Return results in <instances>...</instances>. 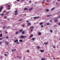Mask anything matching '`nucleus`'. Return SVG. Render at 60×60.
Wrapping results in <instances>:
<instances>
[{"mask_svg": "<svg viewBox=\"0 0 60 60\" xmlns=\"http://www.w3.org/2000/svg\"><path fill=\"white\" fill-rule=\"evenodd\" d=\"M40 46H38V49H40Z\"/></svg>", "mask_w": 60, "mask_h": 60, "instance_id": "cd10ccee", "label": "nucleus"}, {"mask_svg": "<svg viewBox=\"0 0 60 60\" xmlns=\"http://www.w3.org/2000/svg\"><path fill=\"white\" fill-rule=\"evenodd\" d=\"M54 22H57V21H58V20L57 19H55L54 20Z\"/></svg>", "mask_w": 60, "mask_h": 60, "instance_id": "39448f33", "label": "nucleus"}, {"mask_svg": "<svg viewBox=\"0 0 60 60\" xmlns=\"http://www.w3.org/2000/svg\"><path fill=\"white\" fill-rule=\"evenodd\" d=\"M44 50H40V52H44Z\"/></svg>", "mask_w": 60, "mask_h": 60, "instance_id": "6e6552de", "label": "nucleus"}, {"mask_svg": "<svg viewBox=\"0 0 60 60\" xmlns=\"http://www.w3.org/2000/svg\"><path fill=\"white\" fill-rule=\"evenodd\" d=\"M24 37H25V38H26V36H24Z\"/></svg>", "mask_w": 60, "mask_h": 60, "instance_id": "774afa93", "label": "nucleus"}, {"mask_svg": "<svg viewBox=\"0 0 60 60\" xmlns=\"http://www.w3.org/2000/svg\"><path fill=\"white\" fill-rule=\"evenodd\" d=\"M10 26H8L7 27V28H10Z\"/></svg>", "mask_w": 60, "mask_h": 60, "instance_id": "7c9ffc66", "label": "nucleus"}, {"mask_svg": "<svg viewBox=\"0 0 60 60\" xmlns=\"http://www.w3.org/2000/svg\"><path fill=\"white\" fill-rule=\"evenodd\" d=\"M50 31L51 33H52V32H53V31H52V30H50Z\"/></svg>", "mask_w": 60, "mask_h": 60, "instance_id": "bb28decb", "label": "nucleus"}, {"mask_svg": "<svg viewBox=\"0 0 60 60\" xmlns=\"http://www.w3.org/2000/svg\"><path fill=\"white\" fill-rule=\"evenodd\" d=\"M53 47L54 48H56V47L54 46H53Z\"/></svg>", "mask_w": 60, "mask_h": 60, "instance_id": "603ef678", "label": "nucleus"}, {"mask_svg": "<svg viewBox=\"0 0 60 60\" xmlns=\"http://www.w3.org/2000/svg\"><path fill=\"white\" fill-rule=\"evenodd\" d=\"M34 28V27L33 26H32L31 27H30V29H33V28Z\"/></svg>", "mask_w": 60, "mask_h": 60, "instance_id": "20e7f679", "label": "nucleus"}, {"mask_svg": "<svg viewBox=\"0 0 60 60\" xmlns=\"http://www.w3.org/2000/svg\"><path fill=\"white\" fill-rule=\"evenodd\" d=\"M22 31H23V30L22 29H21L19 30V32H22Z\"/></svg>", "mask_w": 60, "mask_h": 60, "instance_id": "423d86ee", "label": "nucleus"}, {"mask_svg": "<svg viewBox=\"0 0 60 60\" xmlns=\"http://www.w3.org/2000/svg\"><path fill=\"white\" fill-rule=\"evenodd\" d=\"M38 34V35H41V32H39Z\"/></svg>", "mask_w": 60, "mask_h": 60, "instance_id": "f3484780", "label": "nucleus"}, {"mask_svg": "<svg viewBox=\"0 0 60 60\" xmlns=\"http://www.w3.org/2000/svg\"><path fill=\"white\" fill-rule=\"evenodd\" d=\"M22 34H25V31H23L22 32Z\"/></svg>", "mask_w": 60, "mask_h": 60, "instance_id": "b1692460", "label": "nucleus"}, {"mask_svg": "<svg viewBox=\"0 0 60 60\" xmlns=\"http://www.w3.org/2000/svg\"><path fill=\"white\" fill-rule=\"evenodd\" d=\"M19 33V32H18V31H17V32H16L15 33V34H18V33Z\"/></svg>", "mask_w": 60, "mask_h": 60, "instance_id": "393cba45", "label": "nucleus"}, {"mask_svg": "<svg viewBox=\"0 0 60 60\" xmlns=\"http://www.w3.org/2000/svg\"><path fill=\"white\" fill-rule=\"evenodd\" d=\"M31 24L30 23H28V26H30V25H31Z\"/></svg>", "mask_w": 60, "mask_h": 60, "instance_id": "dca6fc26", "label": "nucleus"}, {"mask_svg": "<svg viewBox=\"0 0 60 60\" xmlns=\"http://www.w3.org/2000/svg\"><path fill=\"white\" fill-rule=\"evenodd\" d=\"M33 31V30H30V31L31 32V31Z\"/></svg>", "mask_w": 60, "mask_h": 60, "instance_id": "052dcab7", "label": "nucleus"}, {"mask_svg": "<svg viewBox=\"0 0 60 60\" xmlns=\"http://www.w3.org/2000/svg\"><path fill=\"white\" fill-rule=\"evenodd\" d=\"M6 26H5L4 27H3V29H4V28H5V27Z\"/></svg>", "mask_w": 60, "mask_h": 60, "instance_id": "2f4dec72", "label": "nucleus"}, {"mask_svg": "<svg viewBox=\"0 0 60 60\" xmlns=\"http://www.w3.org/2000/svg\"><path fill=\"white\" fill-rule=\"evenodd\" d=\"M41 27H43V25H42L41 26Z\"/></svg>", "mask_w": 60, "mask_h": 60, "instance_id": "c9c22d12", "label": "nucleus"}, {"mask_svg": "<svg viewBox=\"0 0 60 60\" xmlns=\"http://www.w3.org/2000/svg\"><path fill=\"white\" fill-rule=\"evenodd\" d=\"M54 9H55V8H53L51 9V11H53V10H54Z\"/></svg>", "mask_w": 60, "mask_h": 60, "instance_id": "1a4fd4ad", "label": "nucleus"}, {"mask_svg": "<svg viewBox=\"0 0 60 60\" xmlns=\"http://www.w3.org/2000/svg\"><path fill=\"white\" fill-rule=\"evenodd\" d=\"M29 2H30H30H31V1H29Z\"/></svg>", "mask_w": 60, "mask_h": 60, "instance_id": "338daca9", "label": "nucleus"}, {"mask_svg": "<svg viewBox=\"0 0 60 60\" xmlns=\"http://www.w3.org/2000/svg\"><path fill=\"white\" fill-rule=\"evenodd\" d=\"M0 57L1 58H2V56H1Z\"/></svg>", "mask_w": 60, "mask_h": 60, "instance_id": "4d7b16f0", "label": "nucleus"}, {"mask_svg": "<svg viewBox=\"0 0 60 60\" xmlns=\"http://www.w3.org/2000/svg\"><path fill=\"white\" fill-rule=\"evenodd\" d=\"M6 53H8V54H9V53L8 52H6Z\"/></svg>", "mask_w": 60, "mask_h": 60, "instance_id": "864d4df0", "label": "nucleus"}, {"mask_svg": "<svg viewBox=\"0 0 60 60\" xmlns=\"http://www.w3.org/2000/svg\"><path fill=\"white\" fill-rule=\"evenodd\" d=\"M4 18H7V17H6V16H4Z\"/></svg>", "mask_w": 60, "mask_h": 60, "instance_id": "3c124183", "label": "nucleus"}, {"mask_svg": "<svg viewBox=\"0 0 60 60\" xmlns=\"http://www.w3.org/2000/svg\"><path fill=\"white\" fill-rule=\"evenodd\" d=\"M28 22H29V21H26L27 23H28Z\"/></svg>", "mask_w": 60, "mask_h": 60, "instance_id": "5fc2aeb1", "label": "nucleus"}, {"mask_svg": "<svg viewBox=\"0 0 60 60\" xmlns=\"http://www.w3.org/2000/svg\"><path fill=\"white\" fill-rule=\"evenodd\" d=\"M23 41H22V40L21 39L19 40L20 42H22Z\"/></svg>", "mask_w": 60, "mask_h": 60, "instance_id": "9b49d317", "label": "nucleus"}, {"mask_svg": "<svg viewBox=\"0 0 60 60\" xmlns=\"http://www.w3.org/2000/svg\"><path fill=\"white\" fill-rule=\"evenodd\" d=\"M49 0H47L46 1V2H49Z\"/></svg>", "mask_w": 60, "mask_h": 60, "instance_id": "f704fd0d", "label": "nucleus"}, {"mask_svg": "<svg viewBox=\"0 0 60 60\" xmlns=\"http://www.w3.org/2000/svg\"><path fill=\"white\" fill-rule=\"evenodd\" d=\"M11 51H12V52L13 51V49L12 50H11Z\"/></svg>", "mask_w": 60, "mask_h": 60, "instance_id": "bf43d9fd", "label": "nucleus"}, {"mask_svg": "<svg viewBox=\"0 0 60 60\" xmlns=\"http://www.w3.org/2000/svg\"><path fill=\"white\" fill-rule=\"evenodd\" d=\"M4 55L5 56H7V55L5 54H4Z\"/></svg>", "mask_w": 60, "mask_h": 60, "instance_id": "49530a36", "label": "nucleus"}, {"mask_svg": "<svg viewBox=\"0 0 60 60\" xmlns=\"http://www.w3.org/2000/svg\"><path fill=\"white\" fill-rule=\"evenodd\" d=\"M3 39V38H0V40H2Z\"/></svg>", "mask_w": 60, "mask_h": 60, "instance_id": "c03bdc74", "label": "nucleus"}, {"mask_svg": "<svg viewBox=\"0 0 60 60\" xmlns=\"http://www.w3.org/2000/svg\"><path fill=\"white\" fill-rule=\"evenodd\" d=\"M5 11H6V10H5V11H3V12H5Z\"/></svg>", "mask_w": 60, "mask_h": 60, "instance_id": "09e8293b", "label": "nucleus"}, {"mask_svg": "<svg viewBox=\"0 0 60 60\" xmlns=\"http://www.w3.org/2000/svg\"><path fill=\"white\" fill-rule=\"evenodd\" d=\"M58 1H60V0H57Z\"/></svg>", "mask_w": 60, "mask_h": 60, "instance_id": "69168bd1", "label": "nucleus"}, {"mask_svg": "<svg viewBox=\"0 0 60 60\" xmlns=\"http://www.w3.org/2000/svg\"><path fill=\"white\" fill-rule=\"evenodd\" d=\"M8 38H9V37H8V36H7L6 37V39H8Z\"/></svg>", "mask_w": 60, "mask_h": 60, "instance_id": "a878e982", "label": "nucleus"}, {"mask_svg": "<svg viewBox=\"0 0 60 60\" xmlns=\"http://www.w3.org/2000/svg\"><path fill=\"white\" fill-rule=\"evenodd\" d=\"M4 15V14H2L1 15L2 16H3Z\"/></svg>", "mask_w": 60, "mask_h": 60, "instance_id": "37998d69", "label": "nucleus"}, {"mask_svg": "<svg viewBox=\"0 0 60 60\" xmlns=\"http://www.w3.org/2000/svg\"><path fill=\"white\" fill-rule=\"evenodd\" d=\"M9 12H10V11H9L8 12L6 13V14H8L9 13Z\"/></svg>", "mask_w": 60, "mask_h": 60, "instance_id": "4be33fe9", "label": "nucleus"}, {"mask_svg": "<svg viewBox=\"0 0 60 60\" xmlns=\"http://www.w3.org/2000/svg\"><path fill=\"white\" fill-rule=\"evenodd\" d=\"M45 1V0H44V1L43 2H42V3H43V2H44Z\"/></svg>", "mask_w": 60, "mask_h": 60, "instance_id": "de8ad7c7", "label": "nucleus"}, {"mask_svg": "<svg viewBox=\"0 0 60 60\" xmlns=\"http://www.w3.org/2000/svg\"><path fill=\"white\" fill-rule=\"evenodd\" d=\"M4 8V7H1V8L3 9Z\"/></svg>", "mask_w": 60, "mask_h": 60, "instance_id": "e433bc0d", "label": "nucleus"}, {"mask_svg": "<svg viewBox=\"0 0 60 60\" xmlns=\"http://www.w3.org/2000/svg\"><path fill=\"white\" fill-rule=\"evenodd\" d=\"M22 19H20V20H19V21H21V20H22Z\"/></svg>", "mask_w": 60, "mask_h": 60, "instance_id": "c756f323", "label": "nucleus"}, {"mask_svg": "<svg viewBox=\"0 0 60 60\" xmlns=\"http://www.w3.org/2000/svg\"><path fill=\"white\" fill-rule=\"evenodd\" d=\"M2 8H0V10H2Z\"/></svg>", "mask_w": 60, "mask_h": 60, "instance_id": "680f3d73", "label": "nucleus"}, {"mask_svg": "<svg viewBox=\"0 0 60 60\" xmlns=\"http://www.w3.org/2000/svg\"><path fill=\"white\" fill-rule=\"evenodd\" d=\"M2 36H3V34H2L0 35V37H1Z\"/></svg>", "mask_w": 60, "mask_h": 60, "instance_id": "6ab92c4d", "label": "nucleus"}, {"mask_svg": "<svg viewBox=\"0 0 60 60\" xmlns=\"http://www.w3.org/2000/svg\"><path fill=\"white\" fill-rule=\"evenodd\" d=\"M53 59H55V58L53 57Z\"/></svg>", "mask_w": 60, "mask_h": 60, "instance_id": "0e129e2a", "label": "nucleus"}, {"mask_svg": "<svg viewBox=\"0 0 60 60\" xmlns=\"http://www.w3.org/2000/svg\"><path fill=\"white\" fill-rule=\"evenodd\" d=\"M32 9H33V8H31L29 9V11H31L32 10Z\"/></svg>", "mask_w": 60, "mask_h": 60, "instance_id": "ddd939ff", "label": "nucleus"}, {"mask_svg": "<svg viewBox=\"0 0 60 60\" xmlns=\"http://www.w3.org/2000/svg\"><path fill=\"white\" fill-rule=\"evenodd\" d=\"M60 18V15L58 17H57L56 18V19H58V18Z\"/></svg>", "mask_w": 60, "mask_h": 60, "instance_id": "aec40b11", "label": "nucleus"}, {"mask_svg": "<svg viewBox=\"0 0 60 60\" xmlns=\"http://www.w3.org/2000/svg\"><path fill=\"white\" fill-rule=\"evenodd\" d=\"M47 25H49V22H48L47 24Z\"/></svg>", "mask_w": 60, "mask_h": 60, "instance_id": "72a5a7b5", "label": "nucleus"}, {"mask_svg": "<svg viewBox=\"0 0 60 60\" xmlns=\"http://www.w3.org/2000/svg\"><path fill=\"white\" fill-rule=\"evenodd\" d=\"M28 10V9L26 8H25L23 10Z\"/></svg>", "mask_w": 60, "mask_h": 60, "instance_id": "4468645a", "label": "nucleus"}, {"mask_svg": "<svg viewBox=\"0 0 60 60\" xmlns=\"http://www.w3.org/2000/svg\"><path fill=\"white\" fill-rule=\"evenodd\" d=\"M46 11H49V9L46 10Z\"/></svg>", "mask_w": 60, "mask_h": 60, "instance_id": "a211bd4d", "label": "nucleus"}, {"mask_svg": "<svg viewBox=\"0 0 60 60\" xmlns=\"http://www.w3.org/2000/svg\"><path fill=\"white\" fill-rule=\"evenodd\" d=\"M33 36V35L32 34L30 36V38H31V37H32Z\"/></svg>", "mask_w": 60, "mask_h": 60, "instance_id": "9d476101", "label": "nucleus"}, {"mask_svg": "<svg viewBox=\"0 0 60 60\" xmlns=\"http://www.w3.org/2000/svg\"><path fill=\"white\" fill-rule=\"evenodd\" d=\"M22 27H23L24 26H25V25H22Z\"/></svg>", "mask_w": 60, "mask_h": 60, "instance_id": "c85d7f7f", "label": "nucleus"}, {"mask_svg": "<svg viewBox=\"0 0 60 60\" xmlns=\"http://www.w3.org/2000/svg\"><path fill=\"white\" fill-rule=\"evenodd\" d=\"M27 52L28 53H29V50H28Z\"/></svg>", "mask_w": 60, "mask_h": 60, "instance_id": "79ce46f5", "label": "nucleus"}, {"mask_svg": "<svg viewBox=\"0 0 60 60\" xmlns=\"http://www.w3.org/2000/svg\"><path fill=\"white\" fill-rule=\"evenodd\" d=\"M5 34H7L8 32L7 31H6L5 32Z\"/></svg>", "mask_w": 60, "mask_h": 60, "instance_id": "4c0bfd02", "label": "nucleus"}, {"mask_svg": "<svg viewBox=\"0 0 60 60\" xmlns=\"http://www.w3.org/2000/svg\"><path fill=\"white\" fill-rule=\"evenodd\" d=\"M50 22H52V21L51 20H50Z\"/></svg>", "mask_w": 60, "mask_h": 60, "instance_id": "6e6d98bb", "label": "nucleus"}, {"mask_svg": "<svg viewBox=\"0 0 60 60\" xmlns=\"http://www.w3.org/2000/svg\"><path fill=\"white\" fill-rule=\"evenodd\" d=\"M39 24L40 25H42V24H43V23H42V22H40V23Z\"/></svg>", "mask_w": 60, "mask_h": 60, "instance_id": "2eb2a0df", "label": "nucleus"}, {"mask_svg": "<svg viewBox=\"0 0 60 60\" xmlns=\"http://www.w3.org/2000/svg\"><path fill=\"white\" fill-rule=\"evenodd\" d=\"M56 5H57V3H56Z\"/></svg>", "mask_w": 60, "mask_h": 60, "instance_id": "e2e57ef3", "label": "nucleus"}, {"mask_svg": "<svg viewBox=\"0 0 60 60\" xmlns=\"http://www.w3.org/2000/svg\"><path fill=\"white\" fill-rule=\"evenodd\" d=\"M15 15H17V13H15Z\"/></svg>", "mask_w": 60, "mask_h": 60, "instance_id": "58836bf2", "label": "nucleus"}, {"mask_svg": "<svg viewBox=\"0 0 60 60\" xmlns=\"http://www.w3.org/2000/svg\"><path fill=\"white\" fill-rule=\"evenodd\" d=\"M8 7H10V6L8 5Z\"/></svg>", "mask_w": 60, "mask_h": 60, "instance_id": "8fccbe9b", "label": "nucleus"}, {"mask_svg": "<svg viewBox=\"0 0 60 60\" xmlns=\"http://www.w3.org/2000/svg\"><path fill=\"white\" fill-rule=\"evenodd\" d=\"M32 40H33V41H34V38H33L31 39Z\"/></svg>", "mask_w": 60, "mask_h": 60, "instance_id": "f8f14e48", "label": "nucleus"}, {"mask_svg": "<svg viewBox=\"0 0 60 60\" xmlns=\"http://www.w3.org/2000/svg\"><path fill=\"white\" fill-rule=\"evenodd\" d=\"M47 44H48V42H47L46 43V45H47Z\"/></svg>", "mask_w": 60, "mask_h": 60, "instance_id": "13d9d810", "label": "nucleus"}, {"mask_svg": "<svg viewBox=\"0 0 60 60\" xmlns=\"http://www.w3.org/2000/svg\"><path fill=\"white\" fill-rule=\"evenodd\" d=\"M17 11H15L14 12H17Z\"/></svg>", "mask_w": 60, "mask_h": 60, "instance_id": "a19ab883", "label": "nucleus"}, {"mask_svg": "<svg viewBox=\"0 0 60 60\" xmlns=\"http://www.w3.org/2000/svg\"><path fill=\"white\" fill-rule=\"evenodd\" d=\"M40 18V17H35L34 18V19H38L39 18Z\"/></svg>", "mask_w": 60, "mask_h": 60, "instance_id": "f03ea898", "label": "nucleus"}, {"mask_svg": "<svg viewBox=\"0 0 60 60\" xmlns=\"http://www.w3.org/2000/svg\"><path fill=\"white\" fill-rule=\"evenodd\" d=\"M58 25H60V22H59V23H58Z\"/></svg>", "mask_w": 60, "mask_h": 60, "instance_id": "473e14b6", "label": "nucleus"}, {"mask_svg": "<svg viewBox=\"0 0 60 60\" xmlns=\"http://www.w3.org/2000/svg\"><path fill=\"white\" fill-rule=\"evenodd\" d=\"M50 16H51V15H47V17H50Z\"/></svg>", "mask_w": 60, "mask_h": 60, "instance_id": "412c9836", "label": "nucleus"}, {"mask_svg": "<svg viewBox=\"0 0 60 60\" xmlns=\"http://www.w3.org/2000/svg\"><path fill=\"white\" fill-rule=\"evenodd\" d=\"M21 38L22 39H24V36L23 35H22L21 36Z\"/></svg>", "mask_w": 60, "mask_h": 60, "instance_id": "f257e3e1", "label": "nucleus"}, {"mask_svg": "<svg viewBox=\"0 0 60 60\" xmlns=\"http://www.w3.org/2000/svg\"><path fill=\"white\" fill-rule=\"evenodd\" d=\"M10 9H11V8H8V10H10Z\"/></svg>", "mask_w": 60, "mask_h": 60, "instance_id": "a18cd8bd", "label": "nucleus"}, {"mask_svg": "<svg viewBox=\"0 0 60 60\" xmlns=\"http://www.w3.org/2000/svg\"><path fill=\"white\" fill-rule=\"evenodd\" d=\"M5 44L7 45H8V44L9 43V42H7L6 41H5Z\"/></svg>", "mask_w": 60, "mask_h": 60, "instance_id": "7ed1b4c3", "label": "nucleus"}, {"mask_svg": "<svg viewBox=\"0 0 60 60\" xmlns=\"http://www.w3.org/2000/svg\"><path fill=\"white\" fill-rule=\"evenodd\" d=\"M41 60H45V59L44 58H41Z\"/></svg>", "mask_w": 60, "mask_h": 60, "instance_id": "5701e85b", "label": "nucleus"}, {"mask_svg": "<svg viewBox=\"0 0 60 60\" xmlns=\"http://www.w3.org/2000/svg\"><path fill=\"white\" fill-rule=\"evenodd\" d=\"M16 44H19V42H17L16 43Z\"/></svg>", "mask_w": 60, "mask_h": 60, "instance_id": "ea45409f", "label": "nucleus"}, {"mask_svg": "<svg viewBox=\"0 0 60 60\" xmlns=\"http://www.w3.org/2000/svg\"><path fill=\"white\" fill-rule=\"evenodd\" d=\"M18 39L14 41V42H18Z\"/></svg>", "mask_w": 60, "mask_h": 60, "instance_id": "0eeeda50", "label": "nucleus"}]
</instances>
